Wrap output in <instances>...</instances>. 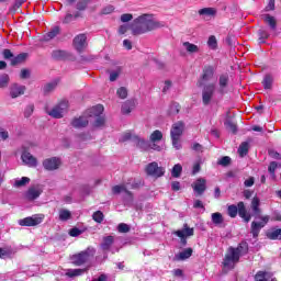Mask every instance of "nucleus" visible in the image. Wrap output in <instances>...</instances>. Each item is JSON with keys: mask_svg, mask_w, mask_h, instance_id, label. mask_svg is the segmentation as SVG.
I'll return each instance as SVG.
<instances>
[{"mask_svg": "<svg viewBox=\"0 0 281 281\" xmlns=\"http://www.w3.org/2000/svg\"><path fill=\"white\" fill-rule=\"evenodd\" d=\"M102 113H104V106L100 104L95 105L88 110V116H80L74 119L71 122V126H74V128H85V126L89 125V122H93V126L95 128H101V126H104L105 122L104 115Z\"/></svg>", "mask_w": 281, "mask_h": 281, "instance_id": "obj_1", "label": "nucleus"}, {"mask_svg": "<svg viewBox=\"0 0 281 281\" xmlns=\"http://www.w3.org/2000/svg\"><path fill=\"white\" fill-rule=\"evenodd\" d=\"M134 23L137 25L132 29V32L135 35L146 34L148 32H154V30L166 27V22L157 20L153 13H145L139 15L134 20Z\"/></svg>", "mask_w": 281, "mask_h": 281, "instance_id": "obj_2", "label": "nucleus"}, {"mask_svg": "<svg viewBox=\"0 0 281 281\" xmlns=\"http://www.w3.org/2000/svg\"><path fill=\"white\" fill-rule=\"evenodd\" d=\"M250 207L254 212L255 218H260L261 222H252L251 223V234L254 238H258V235L260 234V229L269 223V215L260 216L261 210H260V199L258 196H255L251 201Z\"/></svg>", "mask_w": 281, "mask_h": 281, "instance_id": "obj_3", "label": "nucleus"}, {"mask_svg": "<svg viewBox=\"0 0 281 281\" xmlns=\"http://www.w3.org/2000/svg\"><path fill=\"white\" fill-rule=\"evenodd\" d=\"M227 214L231 218H236V216H240L243 221L249 223L251 221V214L247 212V207H245V202H238L237 205L232 204L227 207Z\"/></svg>", "mask_w": 281, "mask_h": 281, "instance_id": "obj_4", "label": "nucleus"}, {"mask_svg": "<svg viewBox=\"0 0 281 281\" xmlns=\"http://www.w3.org/2000/svg\"><path fill=\"white\" fill-rule=\"evenodd\" d=\"M183 131H186V123L184 122H177L173 123L170 130V137L172 142L173 148L176 150H180L181 148V135H183Z\"/></svg>", "mask_w": 281, "mask_h": 281, "instance_id": "obj_5", "label": "nucleus"}, {"mask_svg": "<svg viewBox=\"0 0 281 281\" xmlns=\"http://www.w3.org/2000/svg\"><path fill=\"white\" fill-rule=\"evenodd\" d=\"M93 256H95V248L90 246L86 250L72 255L70 260L76 267H82V265H87Z\"/></svg>", "mask_w": 281, "mask_h": 281, "instance_id": "obj_6", "label": "nucleus"}, {"mask_svg": "<svg viewBox=\"0 0 281 281\" xmlns=\"http://www.w3.org/2000/svg\"><path fill=\"white\" fill-rule=\"evenodd\" d=\"M120 142H133V144H135L137 146V148H140V150H148V148H150V143H148V140L137 136L135 133L133 132H125L121 138Z\"/></svg>", "mask_w": 281, "mask_h": 281, "instance_id": "obj_7", "label": "nucleus"}, {"mask_svg": "<svg viewBox=\"0 0 281 281\" xmlns=\"http://www.w3.org/2000/svg\"><path fill=\"white\" fill-rule=\"evenodd\" d=\"M240 260V257H238V254L234 250V247H229L226 251V255L223 260V267L227 271H232L236 265H238Z\"/></svg>", "mask_w": 281, "mask_h": 281, "instance_id": "obj_8", "label": "nucleus"}, {"mask_svg": "<svg viewBox=\"0 0 281 281\" xmlns=\"http://www.w3.org/2000/svg\"><path fill=\"white\" fill-rule=\"evenodd\" d=\"M69 111V101H61L57 105H55L52 110H47V115L50 117H55V120H60L65 114Z\"/></svg>", "mask_w": 281, "mask_h": 281, "instance_id": "obj_9", "label": "nucleus"}, {"mask_svg": "<svg viewBox=\"0 0 281 281\" xmlns=\"http://www.w3.org/2000/svg\"><path fill=\"white\" fill-rule=\"evenodd\" d=\"M145 172L148 175V177L159 179V177H164V175H166V168L159 167V164L154 161L146 166Z\"/></svg>", "mask_w": 281, "mask_h": 281, "instance_id": "obj_10", "label": "nucleus"}, {"mask_svg": "<svg viewBox=\"0 0 281 281\" xmlns=\"http://www.w3.org/2000/svg\"><path fill=\"white\" fill-rule=\"evenodd\" d=\"M45 221L44 214H35L23 220L19 221V225L22 227H36V225H41Z\"/></svg>", "mask_w": 281, "mask_h": 281, "instance_id": "obj_11", "label": "nucleus"}, {"mask_svg": "<svg viewBox=\"0 0 281 281\" xmlns=\"http://www.w3.org/2000/svg\"><path fill=\"white\" fill-rule=\"evenodd\" d=\"M214 74H216V68L214 66H205L198 81V86L205 87L206 82H210L214 79Z\"/></svg>", "mask_w": 281, "mask_h": 281, "instance_id": "obj_12", "label": "nucleus"}, {"mask_svg": "<svg viewBox=\"0 0 281 281\" xmlns=\"http://www.w3.org/2000/svg\"><path fill=\"white\" fill-rule=\"evenodd\" d=\"M164 139V133L159 130H155L150 135H149V143L151 144L150 148L151 150H157V153H161L164 147L159 146V142Z\"/></svg>", "mask_w": 281, "mask_h": 281, "instance_id": "obj_13", "label": "nucleus"}, {"mask_svg": "<svg viewBox=\"0 0 281 281\" xmlns=\"http://www.w3.org/2000/svg\"><path fill=\"white\" fill-rule=\"evenodd\" d=\"M214 91H216V86L214 83H209L204 86L202 90V102L207 105L212 102V98H214Z\"/></svg>", "mask_w": 281, "mask_h": 281, "instance_id": "obj_14", "label": "nucleus"}, {"mask_svg": "<svg viewBox=\"0 0 281 281\" xmlns=\"http://www.w3.org/2000/svg\"><path fill=\"white\" fill-rule=\"evenodd\" d=\"M63 162L60 161V158L58 157H52V158H47L43 161V167L45 168V170H58L60 168V165Z\"/></svg>", "mask_w": 281, "mask_h": 281, "instance_id": "obj_15", "label": "nucleus"}, {"mask_svg": "<svg viewBox=\"0 0 281 281\" xmlns=\"http://www.w3.org/2000/svg\"><path fill=\"white\" fill-rule=\"evenodd\" d=\"M192 188H193V192H195V194H199V196H201V194H203V192L207 190V181L205 180V178H199L192 183Z\"/></svg>", "mask_w": 281, "mask_h": 281, "instance_id": "obj_16", "label": "nucleus"}, {"mask_svg": "<svg viewBox=\"0 0 281 281\" xmlns=\"http://www.w3.org/2000/svg\"><path fill=\"white\" fill-rule=\"evenodd\" d=\"M21 159L25 166H29V168H36V166H38V160L27 151L22 154Z\"/></svg>", "mask_w": 281, "mask_h": 281, "instance_id": "obj_17", "label": "nucleus"}, {"mask_svg": "<svg viewBox=\"0 0 281 281\" xmlns=\"http://www.w3.org/2000/svg\"><path fill=\"white\" fill-rule=\"evenodd\" d=\"M74 46L77 52H82L87 47V35L79 34L74 38Z\"/></svg>", "mask_w": 281, "mask_h": 281, "instance_id": "obj_18", "label": "nucleus"}, {"mask_svg": "<svg viewBox=\"0 0 281 281\" xmlns=\"http://www.w3.org/2000/svg\"><path fill=\"white\" fill-rule=\"evenodd\" d=\"M25 94V86H21L19 83H13L10 87V95L13 99L20 98V95Z\"/></svg>", "mask_w": 281, "mask_h": 281, "instance_id": "obj_19", "label": "nucleus"}, {"mask_svg": "<svg viewBox=\"0 0 281 281\" xmlns=\"http://www.w3.org/2000/svg\"><path fill=\"white\" fill-rule=\"evenodd\" d=\"M262 21L270 27L272 32H276L278 27V20H276V16H272L271 14H262L261 15Z\"/></svg>", "mask_w": 281, "mask_h": 281, "instance_id": "obj_20", "label": "nucleus"}, {"mask_svg": "<svg viewBox=\"0 0 281 281\" xmlns=\"http://www.w3.org/2000/svg\"><path fill=\"white\" fill-rule=\"evenodd\" d=\"M42 193H43V190H41V188L31 187L26 191L25 196H26L27 201H36V199H38V196H41Z\"/></svg>", "mask_w": 281, "mask_h": 281, "instance_id": "obj_21", "label": "nucleus"}, {"mask_svg": "<svg viewBox=\"0 0 281 281\" xmlns=\"http://www.w3.org/2000/svg\"><path fill=\"white\" fill-rule=\"evenodd\" d=\"M173 234L178 238H188V236H194V228H190L188 224H184L182 229H178Z\"/></svg>", "mask_w": 281, "mask_h": 281, "instance_id": "obj_22", "label": "nucleus"}, {"mask_svg": "<svg viewBox=\"0 0 281 281\" xmlns=\"http://www.w3.org/2000/svg\"><path fill=\"white\" fill-rule=\"evenodd\" d=\"M255 281H278L273 274L267 271H259L255 276Z\"/></svg>", "mask_w": 281, "mask_h": 281, "instance_id": "obj_23", "label": "nucleus"}, {"mask_svg": "<svg viewBox=\"0 0 281 281\" xmlns=\"http://www.w3.org/2000/svg\"><path fill=\"white\" fill-rule=\"evenodd\" d=\"M88 270L89 269H87V268H83V269H80V268H78V269H68L66 271V276L68 278H78V276H85V273H87Z\"/></svg>", "mask_w": 281, "mask_h": 281, "instance_id": "obj_24", "label": "nucleus"}, {"mask_svg": "<svg viewBox=\"0 0 281 281\" xmlns=\"http://www.w3.org/2000/svg\"><path fill=\"white\" fill-rule=\"evenodd\" d=\"M192 248H187L184 250H182L181 252L177 254L175 256V260L177 261H183V260H188V258H190L192 256Z\"/></svg>", "mask_w": 281, "mask_h": 281, "instance_id": "obj_25", "label": "nucleus"}, {"mask_svg": "<svg viewBox=\"0 0 281 281\" xmlns=\"http://www.w3.org/2000/svg\"><path fill=\"white\" fill-rule=\"evenodd\" d=\"M71 218V211L67 209H60L58 211V220L61 221L63 223L70 221Z\"/></svg>", "mask_w": 281, "mask_h": 281, "instance_id": "obj_26", "label": "nucleus"}, {"mask_svg": "<svg viewBox=\"0 0 281 281\" xmlns=\"http://www.w3.org/2000/svg\"><path fill=\"white\" fill-rule=\"evenodd\" d=\"M115 238L113 236H106L103 238V243L101 244V249L103 251H109L111 246L113 245Z\"/></svg>", "mask_w": 281, "mask_h": 281, "instance_id": "obj_27", "label": "nucleus"}, {"mask_svg": "<svg viewBox=\"0 0 281 281\" xmlns=\"http://www.w3.org/2000/svg\"><path fill=\"white\" fill-rule=\"evenodd\" d=\"M182 46L184 47L186 52H188V54H199V47L196 44L184 42Z\"/></svg>", "mask_w": 281, "mask_h": 281, "instance_id": "obj_28", "label": "nucleus"}, {"mask_svg": "<svg viewBox=\"0 0 281 281\" xmlns=\"http://www.w3.org/2000/svg\"><path fill=\"white\" fill-rule=\"evenodd\" d=\"M200 16H214L216 14V10L214 8H203L198 11Z\"/></svg>", "mask_w": 281, "mask_h": 281, "instance_id": "obj_29", "label": "nucleus"}, {"mask_svg": "<svg viewBox=\"0 0 281 281\" xmlns=\"http://www.w3.org/2000/svg\"><path fill=\"white\" fill-rule=\"evenodd\" d=\"M270 240H281V228L272 229L267 233Z\"/></svg>", "mask_w": 281, "mask_h": 281, "instance_id": "obj_30", "label": "nucleus"}, {"mask_svg": "<svg viewBox=\"0 0 281 281\" xmlns=\"http://www.w3.org/2000/svg\"><path fill=\"white\" fill-rule=\"evenodd\" d=\"M133 109H135V103L133 101H126L122 105V113L124 115H128V113H131V111H133Z\"/></svg>", "mask_w": 281, "mask_h": 281, "instance_id": "obj_31", "label": "nucleus"}, {"mask_svg": "<svg viewBox=\"0 0 281 281\" xmlns=\"http://www.w3.org/2000/svg\"><path fill=\"white\" fill-rule=\"evenodd\" d=\"M25 58H27V54L21 53L11 59V65L12 66L21 65V63H24Z\"/></svg>", "mask_w": 281, "mask_h": 281, "instance_id": "obj_32", "label": "nucleus"}, {"mask_svg": "<svg viewBox=\"0 0 281 281\" xmlns=\"http://www.w3.org/2000/svg\"><path fill=\"white\" fill-rule=\"evenodd\" d=\"M57 34H60V27L55 26L52 31L44 35V41H52V38H56Z\"/></svg>", "mask_w": 281, "mask_h": 281, "instance_id": "obj_33", "label": "nucleus"}, {"mask_svg": "<svg viewBox=\"0 0 281 281\" xmlns=\"http://www.w3.org/2000/svg\"><path fill=\"white\" fill-rule=\"evenodd\" d=\"M30 183L29 177H22L21 179L16 178L13 182L14 188H23L24 186H27Z\"/></svg>", "mask_w": 281, "mask_h": 281, "instance_id": "obj_34", "label": "nucleus"}, {"mask_svg": "<svg viewBox=\"0 0 281 281\" xmlns=\"http://www.w3.org/2000/svg\"><path fill=\"white\" fill-rule=\"evenodd\" d=\"M68 54L65 50H54L52 54V57L55 60H65V58H67Z\"/></svg>", "mask_w": 281, "mask_h": 281, "instance_id": "obj_35", "label": "nucleus"}, {"mask_svg": "<svg viewBox=\"0 0 281 281\" xmlns=\"http://www.w3.org/2000/svg\"><path fill=\"white\" fill-rule=\"evenodd\" d=\"M234 251L237 254L238 258H240V256H245L248 251V247L246 244H239L238 247L234 248Z\"/></svg>", "mask_w": 281, "mask_h": 281, "instance_id": "obj_36", "label": "nucleus"}, {"mask_svg": "<svg viewBox=\"0 0 281 281\" xmlns=\"http://www.w3.org/2000/svg\"><path fill=\"white\" fill-rule=\"evenodd\" d=\"M227 82H229V76L228 75H221L220 76V91L223 93L225 87H227Z\"/></svg>", "mask_w": 281, "mask_h": 281, "instance_id": "obj_37", "label": "nucleus"}, {"mask_svg": "<svg viewBox=\"0 0 281 281\" xmlns=\"http://www.w3.org/2000/svg\"><path fill=\"white\" fill-rule=\"evenodd\" d=\"M112 192L113 194H121L122 192H124L125 194H127V196H131V191L126 190L125 186H115L112 188Z\"/></svg>", "mask_w": 281, "mask_h": 281, "instance_id": "obj_38", "label": "nucleus"}, {"mask_svg": "<svg viewBox=\"0 0 281 281\" xmlns=\"http://www.w3.org/2000/svg\"><path fill=\"white\" fill-rule=\"evenodd\" d=\"M211 221L214 225H222L223 223V214L216 212V213H212L211 215Z\"/></svg>", "mask_w": 281, "mask_h": 281, "instance_id": "obj_39", "label": "nucleus"}, {"mask_svg": "<svg viewBox=\"0 0 281 281\" xmlns=\"http://www.w3.org/2000/svg\"><path fill=\"white\" fill-rule=\"evenodd\" d=\"M248 153H249V143L247 142L241 143L238 148L239 157H245V155H247Z\"/></svg>", "mask_w": 281, "mask_h": 281, "instance_id": "obj_40", "label": "nucleus"}, {"mask_svg": "<svg viewBox=\"0 0 281 281\" xmlns=\"http://www.w3.org/2000/svg\"><path fill=\"white\" fill-rule=\"evenodd\" d=\"M10 85V76L8 74L0 75V89H5Z\"/></svg>", "mask_w": 281, "mask_h": 281, "instance_id": "obj_41", "label": "nucleus"}, {"mask_svg": "<svg viewBox=\"0 0 281 281\" xmlns=\"http://www.w3.org/2000/svg\"><path fill=\"white\" fill-rule=\"evenodd\" d=\"M0 258L5 260V258H12V248H0Z\"/></svg>", "mask_w": 281, "mask_h": 281, "instance_id": "obj_42", "label": "nucleus"}, {"mask_svg": "<svg viewBox=\"0 0 281 281\" xmlns=\"http://www.w3.org/2000/svg\"><path fill=\"white\" fill-rule=\"evenodd\" d=\"M183 170V167H181V165L177 164L173 166L172 170H171V176L175 179H179V177H181V172Z\"/></svg>", "mask_w": 281, "mask_h": 281, "instance_id": "obj_43", "label": "nucleus"}, {"mask_svg": "<svg viewBox=\"0 0 281 281\" xmlns=\"http://www.w3.org/2000/svg\"><path fill=\"white\" fill-rule=\"evenodd\" d=\"M262 85L265 89H271V86L273 85V77H271V75H266Z\"/></svg>", "mask_w": 281, "mask_h": 281, "instance_id": "obj_44", "label": "nucleus"}, {"mask_svg": "<svg viewBox=\"0 0 281 281\" xmlns=\"http://www.w3.org/2000/svg\"><path fill=\"white\" fill-rule=\"evenodd\" d=\"M24 2L25 0H15L13 5L10 7L9 12H11V14H14V12H16L19 8L24 4Z\"/></svg>", "mask_w": 281, "mask_h": 281, "instance_id": "obj_45", "label": "nucleus"}, {"mask_svg": "<svg viewBox=\"0 0 281 281\" xmlns=\"http://www.w3.org/2000/svg\"><path fill=\"white\" fill-rule=\"evenodd\" d=\"M117 232L120 234H128V232H131V226H128V224L121 223L117 226Z\"/></svg>", "mask_w": 281, "mask_h": 281, "instance_id": "obj_46", "label": "nucleus"}, {"mask_svg": "<svg viewBox=\"0 0 281 281\" xmlns=\"http://www.w3.org/2000/svg\"><path fill=\"white\" fill-rule=\"evenodd\" d=\"M181 111V105L179 103H172L169 108L170 115H177Z\"/></svg>", "mask_w": 281, "mask_h": 281, "instance_id": "obj_47", "label": "nucleus"}, {"mask_svg": "<svg viewBox=\"0 0 281 281\" xmlns=\"http://www.w3.org/2000/svg\"><path fill=\"white\" fill-rule=\"evenodd\" d=\"M92 218L95 223H102V221H104V213H102V211H97L93 213Z\"/></svg>", "mask_w": 281, "mask_h": 281, "instance_id": "obj_48", "label": "nucleus"}, {"mask_svg": "<svg viewBox=\"0 0 281 281\" xmlns=\"http://www.w3.org/2000/svg\"><path fill=\"white\" fill-rule=\"evenodd\" d=\"M120 74H122V70L120 68L112 70L110 72V82H115V80L120 78Z\"/></svg>", "mask_w": 281, "mask_h": 281, "instance_id": "obj_49", "label": "nucleus"}, {"mask_svg": "<svg viewBox=\"0 0 281 281\" xmlns=\"http://www.w3.org/2000/svg\"><path fill=\"white\" fill-rule=\"evenodd\" d=\"M119 98H121V100H126L127 95H128V90H126V88L121 87L117 89L116 91Z\"/></svg>", "mask_w": 281, "mask_h": 281, "instance_id": "obj_50", "label": "nucleus"}, {"mask_svg": "<svg viewBox=\"0 0 281 281\" xmlns=\"http://www.w3.org/2000/svg\"><path fill=\"white\" fill-rule=\"evenodd\" d=\"M57 83L56 82H50V83H46L43 88L44 93H52V91H54V89H56Z\"/></svg>", "mask_w": 281, "mask_h": 281, "instance_id": "obj_51", "label": "nucleus"}, {"mask_svg": "<svg viewBox=\"0 0 281 281\" xmlns=\"http://www.w3.org/2000/svg\"><path fill=\"white\" fill-rule=\"evenodd\" d=\"M207 45L211 49H216L218 43L216 42V36L211 35L207 41Z\"/></svg>", "mask_w": 281, "mask_h": 281, "instance_id": "obj_52", "label": "nucleus"}, {"mask_svg": "<svg viewBox=\"0 0 281 281\" xmlns=\"http://www.w3.org/2000/svg\"><path fill=\"white\" fill-rule=\"evenodd\" d=\"M269 37V32L267 30H259V43H265V40Z\"/></svg>", "mask_w": 281, "mask_h": 281, "instance_id": "obj_53", "label": "nucleus"}, {"mask_svg": "<svg viewBox=\"0 0 281 281\" xmlns=\"http://www.w3.org/2000/svg\"><path fill=\"white\" fill-rule=\"evenodd\" d=\"M32 113H34V104H29L24 110V116L32 117Z\"/></svg>", "mask_w": 281, "mask_h": 281, "instance_id": "obj_54", "label": "nucleus"}, {"mask_svg": "<svg viewBox=\"0 0 281 281\" xmlns=\"http://www.w3.org/2000/svg\"><path fill=\"white\" fill-rule=\"evenodd\" d=\"M225 126L228 131H231V133H236V131H238L236 124L232 123V121H226Z\"/></svg>", "mask_w": 281, "mask_h": 281, "instance_id": "obj_55", "label": "nucleus"}, {"mask_svg": "<svg viewBox=\"0 0 281 281\" xmlns=\"http://www.w3.org/2000/svg\"><path fill=\"white\" fill-rule=\"evenodd\" d=\"M228 164H232V158L228 156H224L218 160L220 166H227Z\"/></svg>", "mask_w": 281, "mask_h": 281, "instance_id": "obj_56", "label": "nucleus"}, {"mask_svg": "<svg viewBox=\"0 0 281 281\" xmlns=\"http://www.w3.org/2000/svg\"><path fill=\"white\" fill-rule=\"evenodd\" d=\"M122 23H128V21H133V14L124 13L121 15Z\"/></svg>", "mask_w": 281, "mask_h": 281, "instance_id": "obj_57", "label": "nucleus"}, {"mask_svg": "<svg viewBox=\"0 0 281 281\" xmlns=\"http://www.w3.org/2000/svg\"><path fill=\"white\" fill-rule=\"evenodd\" d=\"M2 56L5 60H10V58H14V54H12V50L8 48L2 52Z\"/></svg>", "mask_w": 281, "mask_h": 281, "instance_id": "obj_58", "label": "nucleus"}, {"mask_svg": "<svg viewBox=\"0 0 281 281\" xmlns=\"http://www.w3.org/2000/svg\"><path fill=\"white\" fill-rule=\"evenodd\" d=\"M88 3H89V1H87V0H80L77 3V10H87Z\"/></svg>", "mask_w": 281, "mask_h": 281, "instance_id": "obj_59", "label": "nucleus"}, {"mask_svg": "<svg viewBox=\"0 0 281 281\" xmlns=\"http://www.w3.org/2000/svg\"><path fill=\"white\" fill-rule=\"evenodd\" d=\"M80 234H82V231H80L79 228H72L69 231V236H71L72 238L80 236Z\"/></svg>", "mask_w": 281, "mask_h": 281, "instance_id": "obj_60", "label": "nucleus"}, {"mask_svg": "<svg viewBox=\"0 0 281 281\" xmlns=\"http://www.w3.org/2000/svg\"><path fill=\"white\" fill-rule=\"evenodd\" d=\"M277 169H278V162H276V161L270 162V165L268 167L269 173L273 175Z\"/></svg>", "mask_w": 281, "mask_h": 281, "instance_id": "obj_61", "label": "nucleus"}, {"mask_svg": "<svg viewBox=\"0 0 281 281\" xmlns=\"http://www.w3.org/2000/svg\"><path fill=\"white\" fill-rule=\"evenodd\" d=\"M114 10H115V7L110 4V5L105 7V8H103L102 14H111L112 12H114Z\"/></svg>", "mask_w": 281, "mask_h": 281, "instance_id": "obj_62", "label": "nucleus"}, {"mask_svg": "<svg viewBox=\"0 0 281 281\" xmlns=\"http://www.w3.org/2000/svg\"><path fill=\"white\" fill-rule=\"evenodd\" d=\"M193 207H195V210H205V206L203 205V202L201 200H195L193 202Z\"/></svg>", "mask_w": 281, "mask_h": 281, "instance_id": "obj_63", "label": "nucleus"}, {"mask_svg": "<svg viewBox=\"0 0 281 281\" xmlns=\"http://www.w3.org/2000/svg\"><path fill=\"white\" fill-rule=\"evenodd\" d=\"M130 27L131 26H128V24L121 25L120 29H119V34H126L128 32Z\"/></svg>", "mask_w": 281, "mask_h": 281, "instance_id": "obj_64", "label": "nucleus"}]
</instances>
